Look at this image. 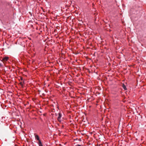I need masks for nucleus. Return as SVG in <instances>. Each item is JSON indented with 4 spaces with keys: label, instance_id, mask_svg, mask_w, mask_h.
<instances>
[{
    "label": "nucleus",
    "instance_id": "nucleus-8",
    "mask_svg": "<svg viewBox=\"0 0 146 146\" xmlns=\"http://www.w3.org/2000/svg\"><path fill=\"white\" fill-rule=\"evenodd\" d=\"M76 146H81V145H77Z\"/></svg>",
    "mask_w": 146,
    "mask_h": 146
},
{
    "label": "nucleus",
    "instance_id": "nucleus-5",
    "mask_svg": "<svg viewBox=\"0 0 146 146\" xmlns=\"http://www.w3.org/2000/svg\"><path fill=\"white\" fill-rule=\"evenodd\" d=\"M122 87L124 90H127V88H126V86L124 84H122Z\"/></svg>",
    "mask_w": 146,
    "mask_h": 146
},
{
    "label": "nucleus",
    "instance_id": "nucleus-6",
    "mask_svg": "<svg viewBox=\"0 0 146 146\" xmlns=\"http://www.w3.org/2000/svg\"><path fill=\"white\" fill-rule=\"evenodd\" d=\"M20 84L21 85L22 87H23V83L22 82H21L20 83Z\"/></svg>",
    "mask_w": 146,
    "mask_h": 146
},
{
    "label": "nucleus",
    "instance_id": "nucleus-2",
    "mask_svg": "<svg viewBox=\"0 0 146 146\" xmlns=\"http://www.w3.org/2000/svg\"><path fill=\"white\" fill-rule=\"evenodd\" d=\"M34 135H35V139H36L38 141H39L40 140V139L38 135L36 134V133H35Z\"/></svg>",
    "mask_w": 146,
    "mask_h": 146
},
{
    "label": "nucleus",
    "instance_id": "nucleus-4",
    "mask_svg": "<svg viewBox=\"0 0 146 146\" xmlns=\"http://www.w3.org/2000/svg\"><path fill=\"white\" fill-rule=\"evenodd\" d=\"M38 144L39 146H43L40 140L38 141Z\"/></svg>",
    "mask_w": 146,
    "mask_h": 146
},
{
    "label": "nucleus",
    "instance_id": "nucleus-7",
    "mask_svg": "<svg viewBox=\"0 0 146 146\" xmlns=\"http://www.w3.org/2000/svg\"><path fill=\"white\" fill-rule=\"evenodd\" d=\"M3 66V63H0V67H2Z\"/></svg>",
    "mask_w": 146,
    "mask_h": 146
},
{
    "label": "nucleus",
    "instance_id": "nucleus-9",
    "mask_svg": "<svg viewBox=\"0 0 146 146\" xmlns=\"http://www.w3.org/2000/svg\"><path fill=\"white\" fill-rule=\"evenodd\" d=\"M21 80H23V78L21 77Z\"/></svg>",
    "mask_w": 146,
    "mask_h": 146
},
{
    "label": "nucleus",
    "instance_id": "nucleus-1",
    "mask_svg": "<svg viewBox=\"0 0 146 146\" xmlns=\"http://www.w3.org/2000/svg\"><path fill=\"white\" fill-rule=\"evenodd\" d=\"M62 114L61 113H58V115L57 117V120L58 121H59L60 122H62Z\"/></svg>",
    "mask_w": 146,
    "mask_h": 146
},
{
    "label": "nucleus",
    "instance_id": "nucleus-3",
    "mask_svg": "<svg viewBox=\"0 0 146 146\" xmlns=\"http://www.w3.org/2000/svg\"><path fill=\"white\" fill-rule=\"evenodd\" d=\"M8 57H5L3 59V62H5V61H7L8 59Z\"/></svg>",
    "mask_w": 146,
    "mask_h": 146
}]
</instances>
